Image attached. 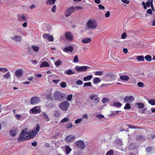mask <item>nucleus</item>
I'll return each instance as SVG.
<instances>
[{
	"label": "nucleus",
	"mask_w": 155,
	"mask_h": 155,
	"mask_svg": "<svg viewBox=\"0 0 155 155\" xmlns=\"http://www.w3.org/2000/svg\"><path fill=\"white\" fill-rule=\"evenodd\" d=\"M40 129V126L38 124L36 125V128L34 131H32L28 135V133L27 131L22 130L20 134V137L17 139L18 142H20L24 140H29L34 137L39 132Z\"/></svg>",
	"instance_id": "f257e3e1"
},
{
	"label": "nucleus",
	"mask_w": 155,
	"mask_h": 155,
	"mask_svg": "<svg viewBox=\"0 0 155 155\" xmlns=\"http://www.w3.org/2000/svg\"><path fill=\"white\" fill-rule=\"evenodd\" d=\"M65 97V94L59 91H55L53 94L54 99L57 101H61Z\"/></svg>",
	"instance_id": "f03ea898"
},
{
	"label": "nucleus",
	"mask_w": 155,
	"mask_h": 155,
	"mask_svg": "<svg viewBox=\"0 0 155 155\" xmlns=\"http://www.w3.org/2000/svg\"><path fill=\"white\" fill-rule=\"evenodd\" d=\"M70 104L67 101H65L60 103L59 107L62 110L66 111L68 110L69 106Z\"/></svg>",
	"instance_id": "7ed1b4c3"
},
{
	"label": "nucleus",
	"mask_w": 155,
	"mask_h": 155,
	"mask_svg": "<svg viewBox=\"0 0 155 155\" xmlns=\"http://www.w3.org/2000/svg\"><path fill=\"white\" fill-rule=\"evenodd\" d=\"M87 27L90 29H94L97 27L96 21L95 20H89L87 23Z\"/></svg>",
	"instance_id": "20e7f679"
},
{
	"label": "nucleus",
	"mask_w": 155,
	"mask_h": 155,
	"mask_svg": "<svg viewBox=\"0 0 155 155\" xmlns=\"http://www.w3.org/2000/svg\"><path fill=\"white\" fill-rule=\"evenodd\" d=\"M41 112L40 107L38 106L34 107L32 108L31 109L29 112L30 114H39Z\"/></svg>",
	"instance_id": "39448f33"
},
{
	"label": "nucleus",
	"mask_w": 155,
	"mask_h": 155,
	"mask_svg": "<svg viewBox=\"0 0 155 155\" xmlns=\"http://www.w3.org/2000/svg\"><path fill=\"white\" fill-rule=\"evenodd\" d=\"M90 68V67L86 66H78L76 67L75 69L78 72H85L87 71L88 68Z\"/></svg>",
	"instance_id": "423d86ee"
},
{
	"label": "nucleus",
	"mask_w": 155,
	"mask_h": 155,
	"mask_svg": "<svg viewBox=\"0 0 155 155\" xmlns=\"http://www.w3.org/2000/svg\"><path fill=\"white\" fill-rule=\"evenodd\" d=\"M75 10V8L73 6H71L67 9L65 12V15L66 17H69Z\"/></svg>",
	"instance_id": "0eeeda50"
},
{
	"label": "nucleus",
	"mask_w": 155,
	"mask_h": 155,
	"mask_svg": "<svg viewBox=\"0 0 155 155\" xmlns=\"http://www.w3.org/2000/svg\"><path fill=\"white\" fill-rule=\"evenodd\" d=\"M40 101V98L36 96L32 97L30 100V103L31 105L36 104L38 103Z\"/></svg>",
	"instance_id": "6e6552de"
},
{
	"label": "nucleus",
	"mask_w": 155,
	"mask_h": 155,
	"mask_svg": "<svg viewBox=\"0 0 155 155\" xmlns=\"http://www.w3.org/2000/svg\"><path fill=\"white\" fill-rule=\"evenodd\" d=\"M134 100V98L133 96H126L124 99L125 103H130Z\"/></svg>",
	"instance_id": "1a4fd4ad"
},
{
	"label": "nucleus",
	"mask_w": 155,
	"mask_h": 155,
	"mask_svg": "<svg viewBox=\"0 0 155 155\" xmlns=\"http://www.w3.org/2000/svg\"><path fill=\"white\" fill-rule=\"evenodd\" d=\"M76 146L79 148L83 149L85 148V145L84 142L82 140H79L75 143Z\"/></svg>",
	"instance_id": "9d476101"
},
{
	"label": "nucleus",
	"mask_w": 155,
	"mask_h": 155,
	"mask_svg": "<svg viewBox=\"0 0 155 155\" xmlns=\"http://www.w3.org/2000/svg\"><path fill=\"white\" fill-rule=\"evenodd\" d=\"M65 37L67 40L69 41L72 40L73 36L72 33L70 32H67L65 34Z\"/></svg>",
	"instance_id": "9b49d317"
},
{
	"label": "nucleus",
	"mask_w": 155,
	"mask_h": 155,
	"mask_svg": "<svg viewBox=\"0 0 155 155\" xmlns=\"http://www.w3.org/2000/svg\"><path fill=\"white\" fill-rule=\"evenodd\" d=\"M43 37L45 39H47L49 41H52L54 39L52 35H49L48 34H45L43 35Z\"/></svg>",
	"instance_id": "f8f14e48"
},
{
	"label": "nucleus",
	"mask_w": 155,
	"mask_h": 155,
	"mask_svg": "<svg viewBox=\"0 0 155 155\" xmlns=\"http://www.w3.org/2000/svg\"><path fill=\"white\" fill-rule=\"evenodd\" d=\"M75 137L73 135H69L65 138V140L67 142H71L75 140Z\"/></svg>",
	"instance_id": "ddd939ff"
},
{
	"label": "nucleus",
	"mask_w": 155,
	"mask_h": 155,
	"mask_svg": "<svg viewBox=\"0 0 155 155\" xmlns=\"http://www.w3.org/2000/svg\"><path fill=\"white\" fill-rule=\"evenodd\" d=\"M11 38L12 40L17 42H21L22 40V37L19 35H16L12 37Z\"/></svg>",
	"instance_id": "4468645a"
},
{
	"label": "nucleus",
	"mask_w": 155,
	"mask_h": 155,
	"mask_svg": "<svg viewBox=\"0 0 155 155\" xmlns=\"http://www.w3.org/2000/svg\"><path fill=\"white\" fill-rule=\"evenodd\" d=\"M23 71L21 69H18L15 72V75L17 77H20L23 75Z\"/></svg>",
	"instance_id": "2eb2a0df"
},
{
	"label": "nucleus",
	"mask_w": 155,
	"mask_h": 155,
	"mask_svg": "<svg viewBox=\"0 0 155 155\" xmlns=\"http://www.w3.org/2000/svg\"><path fill=\"white\" fill-rule=\"evenodd\" d=\"M73 48L72 46H69L67 47H65L64 49H63V51L65 52H72L73 50Z\"/></svg>",
	"instance_id": "dca6fc26"
},
{
	"label": "nucleus",
	"mask_w": 155,
	"mask_h": 155,
	"mask_svg": "<svg viewBox=\"0 0 155 155\" xmlns=\"http://www.w3.org/2000/svg\"><path fill=\"white\" fill-rule=\"evenodd\" d=\"M42 116L43 117L42 119L45 122H48L49 121V118L46 113L43 112Z\"/></svg>",
	"instance_id": "f3484780"
},
{
	"label": "nucleus",
	"mask_w": 155,
	"mask_h": 155,
	"mask_svg": "<svg viewBox=\"0 0 155 155\" xmlns=\"http://www.w3.org/2000/svg\"><path fill=\"white\" fill-rule=\"evenodd\" d=\"M91 41L90 38H84L82 39V42L84 44H87L90 43Z\"/></svg>",
	"instance_id": "a211bd4d"
},
{
	"label": "nucleus",
	"mask_w": 155,
	"mask_h": 155,
	"mask_svg": "<svg viewBox=\"0 0 155 155\" xmlns=\"http://www.w3.org/2000/svg\"><path fill=\"white\" fill-rule=\"evenodd\" d=\"M137 60L139 62L144 61H145L143 55H138L137 56Z\"/></svg>",
	"instance_id": "6ab92c4d"
},
{
	"label": "nucleus",
	"mask_w": 155,
	"mask_h": 155,
	"mask_svg": "<svg viewBox=\"0 0 155 155\" xmlns=\"http://www.w3.org/2000/svg\"><path fill=\"white\" fill-rule=\"evenodd\" d=\"M65 148L67 155L71 151V149L70 146L68 145H66L65 147Z\"/></svg>",
	"instance_id": "aec40b11"
},
{
	"label": "nucleus",
	"mask_w": 155,
	"mask_h": 155,
	"mask_svg": "<svg viewBox=\"0 0 155 155\" xmlns=\"http://www.w3.org/2000/svg\"><path fill=\"white\" fill-rule=\"evenodd\" d=\"M120 78L123 81H128L129 80V78L128 76L126 75H124L120 76Z\"/></svg>",
	"instance_id": "412c9836"
},
{
	"label": "nucleus",
	"mask_w": 155,
	"mask_h": 155,
	"mask_svg": "<svg viewBox=\"0 0 155 155\" xmlns=\"http://www.w3.org/2000/svg\"><path fill=\"white\" fill-rule=\"evenodd\" d=\"M121 112L120 110L111 111V115L112 116H115Z\"/></svg>",
	"instance_id": "4be33fe9"
},
{
	"label": "nucleus",
	"mask_w": 155,
	"mask_h": 155,
	"mask_svg": "<svg viewBox=\"0 0 155 155\" xmlns=\"http://www.w3.org/2000/svg\"><path fill=\"white\" fill-rule=\"evenodd\" d=\"M49 64L45 61L43 62L40 65V67L42 68L45 67H49Z\"/></svg>",
	"instance_id": "5701e85b"
},
{
	"label": "nucleus",
	"mask_w": 155,
	"mask_h": 155,
	"mask_svg": "<svg viewBox=\"0 0 155 155\" xmlns=\"http://www.w3.org/2000/svg\"><path fill=\"white\" fill-rule=\"evenodd\" d=\"M93 78L92 75H88L87 76L84 77L83 78V80L84 81H90Z\"/></svg>",
	"instance_id": "b1692460"
},
{
	"label": "nucleus",
	"mask_w": 155,
	"mask_h": 155,
	"mask_svg": "<svg viewBox=\"0 0 155 155\" xmlns=\"http://www.w3.org/2000/svg\"><path fill=\"white\" fill-rule=\"evenodd\" d=\"M105 77L110 79H113L114 77V75L111 73H107L105 75Z\"/></svg>",
	"instance_id": "393cba45"
},
{
	"label": "nucleus",
	"mask_w": 155,
	"mask_h": 155,
	"mask_svg": "<svg viewBox=\"0 0 155 155\" xmlns=\"http://www.w3.org/2000/svg\"><path fill=\"white\" fill-rule=\"evenodd\" d=\"M56 0H47L46 4L48 5H53L55 3Z\"/></svg>",
	"instance_id": "a878e982"
},
{
	"label": "nucleus",
	"mask_w": 155,
	"mask_h": 155,
	"mask_svg": "<svg viewBox=\"0 0 155 155\" xmlns=\"http://www.w3.org/2000/svg\"><path fill=\"white\" fill-rule=\"evenodd\" d=\"M65 73L66 74L68 75H71L75 74L74 72L70 69L66 70Z\"/></svg>",
	"instance_id": "bb28decb"
},
{
	"label": "nucleus",
	"mask_w": 155,
	"mask_h": 155,
	"mask_svg": "<svg viewBox=\"0 0 155 155\" xmlns=\"http://www.w3.org/2000/svg\"><path fill=\"white\" fill-rule=\"evenodd\" d=\"M16 130H11L10 131V134L12 137H15L16 134Z\"/></svg>",
	"instance_id": "cd10ccee"
},
{
	"label": "nucleus",
	"mask_w": 155,
	"mask_h": 155,
	"mask_svg": "<svg viewBox=\"0 0 155 155\" xmlns=\"http://www.w3.org/2000/svg\"><path fill=\"white\" fill-rule=\"evenodd\" d=\"M100 78L97 77H95L93 78V83L94 84H96L101 82Z\"/></svg>",
	"instance_id": "c85d7f7f"
},
{
	"label": "nucleus",
	"mask_w": 155,
	"mask_h": 155,
	"mask_svg": "<svg viewBox=\"0 0 155 155\" xmlns=\"http://www.w3.org/2000/svg\"><path fill=\"white\" fill-rule=\"evenodd\" d=\"M122 105L121 103L118 102H115L113 104V106L118 107H120Z\"/></svg>",
	"instance_id": "c756f323"
},
{
	"label": "nucleus",
	"mask_w": 155,
	"mask_h": 155,
	"mask_svg": "<svg viewBox=\"0 0 155 155\" xmlns=\"http://www.w3.org/2000/svg\"><path fill=\"white\" fill-rule=\"evenodd\" d=\"M145 60L148 62L152 60V57L149 55H147L145 57Z\"/></svg>",
	"instance_id": "7c9ffc66"
},
{
	"label": "nucleus",
	"mask_w": 155,
	"mask_h": 155,
	"mask_svg": "<svg viewBox=\"0 0 155 155\" xmlns=\"http://www.w3.org/2000/svg\"><path fill=\"white\" fill-rule=\"evenodd\" d=\"M148 102L149 104L152 105H155V99H150L148 101Z\"/></svg>",
	"instance_id": "2f4dec72"
},
{
	"label": "nucleus",
	"mask_w": 155,
	"mask_h": 155,
	"mask_svg": "<svg viewBox=\"0 0 155 155\" xmlns=\"http://www.w3.org/2000/svg\"><path fill=\"white\" fill-rule=\"evenodd\" d=\"M31 47L33 50L36 52L38 51L39 50V48L38 46L32 45Z\"/></svg>",
	"instance_id": "473e14b6"
},
{
	"label": "nucleus",
	"mask_w": 155,
	"mask_h": 155,
	"mask_svg": "<svg viewBox=\"0 0 155 155\" xmlns=\"http://www.w3.org/2000/svg\"><path fill=\"white\" fill-rule=\"evenodd\" d=\"M103 74V71H95L94 73V75L96 76H101Z\"/></svg>",
	"instance_id": "72a5a7b5"
},
{
	"label": "nucleus",
	"mask_w": 155,
	"mask_h": 155,
	"mask_svg": "<svg viewBox=\"0 0 155 155\" xmlns=\"http://www.w3.org/2000/svg\"><path fill=\"white\" fill-rule=\"evenodd\" d=\"M152 148L151 146L148 147L146 148V150L147 153H149L151 152Z\"/></svg>",
	"instance_id": "f704fd0d"
},
{
	"label": "nucleus",
	"mask_w": 155,
	"mask_h": 155,
	"mask_svg": "<svg viewBox=\"0 0 155 155\" xmlns=\"http://www.w3.org/2000/svg\"><path fill=\"white\" fill-rule=\"evenodd\" d=\"M60 114L58 110H55L54 113V117H58L60 116Z\"/></svg>",
	"instance_id": "c9c22d12"
},
{
	"label": "nucleus",
	"mask_w": 155,
	"mask_h": 155,
	"mask_svg": "<svg viewBox=\"0 0 155 155\" xmlns=\"http://www.w3.org/2000/svg\"><path fill=\"white\" fill-rule=\"evenodd\" d=\"M137 104L139 108H143L144 107V104L142 103H137Z\"/></svg>",
	"instance_id": "e433bc0d"
},
{
	"label": "nucleus",
	"mask_w": 155,
	"mask_h": 155,
	"mask_svg": "<svg viewBox=\"0 0 155 155\" xmlns=\"http://www.w3.org/2000/svg\"><path fill=\"white\" fill-rule=\"evenodd\" d=\"M46 98L50 100H52V98L51 94L50 93L48 94H47L46 96Z\"/></svg>",
	"instance_id": "4c0bfd02"
},
{
	"label": "nucleus",
	"mask_w": 155,
	"mask_h": 155,
	"mask_svg": "<svg viewBox=\"0 0 155 155\" xmlns=\"http://www.w3.org/2000/svg\"><path fill=\"white\" fill-rule=\"evenodd\" d=\"M10 76V74L9 72H7L4 75L3 77L6 79H8Z\"/></svg>",
	"instance_id": "58836bf2"
},
{
	"label": "nucleus",
	"mask_w": 155,
	"mask_h": 155,
	"mask_svg": "<svg viewBox=\"0 0 155 155\" xmlns=\"http://www.w3.org/2000/svg\"><path fill=\"white\" fill-rule=\"evenodd\" d=\"M92 86V84L91 82H86L84 84V85H83V87H84L85 86H89L91 87Z\"/></svg>",
	"instance_id": "ea45409f"
},
{
	"label": "nucleus",
	"mask_w": 155,
	"mask_h": 155,
	"mask_svg": "<svg viewBox=\"0 0 155 155\" xmlns=\"http://www.w3.org/2000/svg\"><path fill=\"white\" fill-rule=\"evenodd\" d=\"M62 63V61L60 59H58L55 63V64L56 66H58Z\"/></svg>",
	"instance_id": "a19ab883"
},
{
	"label": "nucleus",
	"mask_w": 155,
	"mask_h": 155,
	"mask_svg": "<svg viewBox=\"0 0 155 155\" xmlns=\"http://www.w3.org/2000/svg\"><path fill=\"white\" fill-rule=\"evenodd\" d=\"M8 69L5 68H0V71L3 73H5L7 72Z\"/></svg>",
	"instance_id": "79ce46f5"
},
{
	"label": "nucleus",
	"mask_w": 155,
	"mask_h": 155,
	"mask_svg": "<svg viewBox=\"0 0 155 155\" xmlns=\"http://www.w3.org/2000/svg\"><path fill=\"white\" fill-rule=\"evenodd\" d=\"M131 107L130 104L128 103H127L125 104L124 108V109H130Z\"/></svg>",
	"instance_id": "37998d69"
},
{
	"label": "nucleus",
	"mask_w": 155,
	"mask_h": 155,
	"mask_svg": "<svg viewBox=\"0 0 155 155\" xmlns=\"http://www.w3.org/2000/svg\"><path fill=\"white\" fill-rule=\"evenodd\" d=\"M73 95L72 94H70L68 95L67 98L66 99L69 101H71Z\"/></svg>",
	"instance_id": "c03bdc74"
},
{
	"label": "nucleus",
	"mask_w": 155,
	"mask_h": 155,
	"mask_svg": "<svg viewBox=\"0 0 155 155\" xmlns=\"http://www.w3.org/2000/svg\"><path fill=\"white\" fill-rule=\"evenodd\" d=\"M114 152L112 150L108 151L106 153V155H113Z\"/></svg>",
	"instance_id": "a18cd8bd"
},
{
	"label": "nucleus",
	"mask_w": 155,
	"mask_h": 155,
	"mask_svg": "<svg viewBox=\"0 0 155 155\" xmlns=\"http://www.w3.org/2000/svg\"><path fill=\"white\" fill-rule=\"evenodd\" d=\"M69 121V119L68 118H64L62 119L61 121L62 123L67 122Z\"/></svg>",
	"instance_id": "49530a36"
},
{
	"label": "nucleus",
	"mask_w": 155,
	"mask_h": 155,
	"mask_svg": "<svg viewBox=\"0 0 155 155\" xmlns=\"http://www.w3.org/2000/svg\"><path fill=\"white\" fill-rule=\"evenodd\" d=\"M56 5H54L52 6V8H51V11L53 13L55 12H56Z\"/></svg>",
	"instance_id": "de8ad7c7"
},
{
	"label": "nucleus",
	"mask_w": 155,
	"mask_h": 155,
	"mask_svg": "<svg viewBox=\"0 0 155 155\" xmlns=\"http://www.w3.org/2000/svg\"><path fill=\"white\" fill-rule=\"evenodd\" d=\"M109 101V99L108 98L106 97H104L102 100V102L103 103H105L108 102Z\"/></svg>",
	"instance_id": "09e8293b"
},
{
	"label": "nucleus",
	"mask_w": 155,
	"mask_h": 155,
	"mask_svg": "<svg viewBox=\"0 0 155 155\" xmlns=\"http://www.w3.org/2000/svg\"><path fill=\"white\" fill-rule=\"evenodd\" d=\"M127 36V34L126 32H124L122 34L121 38L122 39H125Z\"/></svg>",
	"instance_id": "8fccbe9b"
},
{
	"label": "nucleus",
	"mask_w": 155,
	"mask_h": 155,
	"mask_svg": "<svg viewBox=\"0 0 155 155\" xmlns=\"http://www.w3.org/2000/svg\"><path fill=\"white\" fill-rule=\"evenodd\" d=\"M76 84L78 85H82L83 83L82 81L79 80L77 81L76 82Z\"/></svg>",
	"instance_id": "3c124183"
},
{
	"label": "nucleus",
	"mask_w": 155,
	"mask_h": 155,
	"mask_svg": "<svg viewBox=\"0 0 155 155\" xmlns=\"http://www.w3.org/2000/svg\"><path fill=\"white\" fill-rule=\"evenodd\" d=\"M73 126V125L71 123H69L68 124H67L66 126V128L67 129H69V128H70L71 127H72Z\"/></svg>",
	"instance_id": "603ef678"
},
{
	"label": "nucleus",
	"mask_w": 155,
	"mask_h": 155,
	"mask_svg": "<svg viewBox=\"0 0 155 155\" xmlns=\"http://www.w3.org/2000/svg\"><path fill=\"white\" fill-rule=\"evenodd\" d=\"M60 86H61L63 88H64L66 86V84L65 83V82H62L61 84H60Z\"/></svg>",
	"instance_id": "864d4df0"
},
{
	"label": "nucleus",
	"mask_w": 155,
	"mask_h": 155,
	"mask_svg": "<svg viewBox=\"0 0 155 155\" xmlns=\"http://www.w3.org/2000/svg\"><path fill=\"white\" fill-rule=\"evenodd\" d=\"M98 6L99 9L103 10L105 9V7L101 5H99Z\"/></svg>",
	"instance_id": "5fc2aeb1"
},
{
	"label": "nucleus",
	"mask_w": 155,
	"mask_h": 155,
	"mask_svg": "<svg viewBox=\"0 0 155 155\" xmlns=\"http://www.w3.org/2000/svg\"><path fill=\"white\" fill-rule=\"evenodd\" d=\"M82 120V119L81 118H80L76 120H75V124H77L81 122Z\"/></svg>",
	"instance_id": "6e6d98bb"
},
{
	"label": "nucleus",
	"mask_w": 155,
	"mask_h": 155,
	"mask_svg": "<svg viewBox=\"0 0 155 155\" xmlns=\"http://www.w3.org/2000/svg\"><path fill=\"white\" fill-rule=\"evenodd\" d=\"M78 61V56L75 55L73 59L74 62L76 63Z\"/></svg>",
	"instance_id": "4d7b16f0"
},
{
	"label": "nucleus",
	"mask_w": 155,
	"mask_h": 155,
	"mask_svg": "<svg viewBox=\"0 0 155 155\" xmlns=\"http://www.w3.org/2000/svg\"><path fill=\"white\" fill-rule=\"evenodd\" d=\"M138 86L140 87H143L144 86L142 82H139L137 83Z\"/></svg>",
	"instance_id": "13d9d810"
},
{
	"label": "nucleus",
	"mask_w": 155,
	"mask_h": 155,
	"mask_svg": "<svg viewBox=\"0 0 155 155\" xmlns=\"http://www.w3.org/2000/svg\"><path fill=\"white\" fill-rule=\"evenodd\" d=\"M97 97V95H91L90 96V99L91 100H94L95 98V97Z\"/></svg>",
	"instance_id": "bf43d9fd"
},
{
	"label": "nucleus",
	"mask_w": 155,
	"mask_h": 155,
	"mask_svg": "<svg viewBox=\"0 0 155 155\" xmlns=\"http://www.w3.org/2000/svg\"><path fill=\"white\" fill-rule=\"evenodd\" d=\"M16 117V119L18 120H20V118L21 117V116L19 114H17L15 115Z\"/></svg>",
	"instance_id": "052dcab7"
},
{
	"label": "nucleus",
	"mask_w": 155,
	"mask_h": 155,
	"mask_svg": "<svg viewBox=\"0 0 155 155\" xmlns=\"http://www.w3.org/2000/svg\"><path fill=\"white\" fill-rule=\"evenodd\" d=\"M143 137L141 135H138L137 137L136 138V139L137 140H142V139H143Z\"/></svg>",
	"instance_id": "680f3d73"
},
{
	"label": "nucleus",
	"mask_w": 155,
	"mask_h": 155,
	"mask_svg": "<svg viewBox=\"0 0 155 155\" xmlns=\"http://www.w3.org/2000/svg\"><path fill=\"white\" fill-rule=\"evenodd\" d=\"M128 127L130 128L131 129H137L138 128L137 127H136L132 125H129Z\"/></svg>",
	"instance_id": "e2e57ef3"
},
{
	"label": "nucleus",
	"mask_w": 155,
	"mask_h": 155,
	"mask_svg": "<svg viewBox=\"0 0 155 155\" xmlns=\"http://www.w3.org/2000/svg\"><path fill=\"white\" fill-rule=\"evenodd\" d=\"M96 117L98 118H103L104 117V116L101 114H98L96 115Z\"/></svg>",
	"instance_id": "0e129e2a"
},
{
	"label": "nucleus",
	"mask_w": 155,
	"mask_h": 155,
	"mask_svg": "<svg viewBox=\"0 0 155 155\" xmlns=\"http://www.w3.org/2000/svg\"><path fill=\"white\" fill-rule=\"evenodd\" d=\"M99 101V98L97 97H96L94 99V102L95 103H98Z\"/></svg>",
	"instance_id": "69168bd1"
},
{
	"label": "nucleus",
	"mask_w": 155,
	"mask_h": 155,
	"mask_svg": "<svg viewBox=\"0 0 155 155\" xmlns=\"http://www.w3.org/2000/svg\"><path fill=\"white\" fill-rule=\"evenodd\" d=\"M21 21H25L26 19V17L24 15H22L21 16Z\"/></svg>",
	"instance_id": "338daca9"
},
{
	"label": "nucleus",
	"mask_w": 155,
	"mask_h": 155,
	"mask_svg": "<svg viewBox=\"0 0 155 155\" xmlns=\"http://www.w3.org/2000/svg\"><path fill=\"white\" fill-rule=\"evenodd\" d=\"M147 12L148 14H149L150 15H151L152 14V10L151 9H148L147 10Z\"/></svg>",
	"instance_id": "774afa93"
}]
</instances>
